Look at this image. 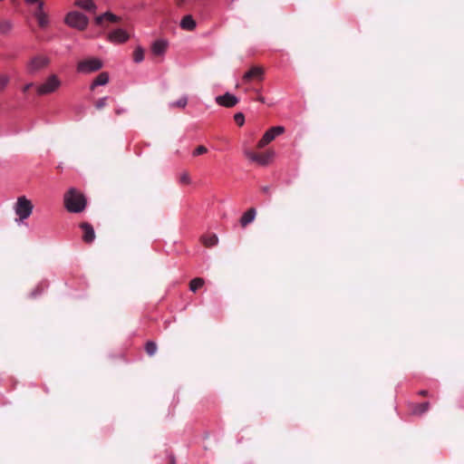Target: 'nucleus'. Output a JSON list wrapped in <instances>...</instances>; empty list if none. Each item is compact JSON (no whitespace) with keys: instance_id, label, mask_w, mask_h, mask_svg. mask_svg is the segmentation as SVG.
<instances>
[{"instance_id":"obj_1","label":"nucleus","mask_w":464,"mask_h":464,"mask_svg":"<svg viewBox=\"0 0 464 464\" xmlns=\"http://www.w3.org/2000/svg\"><path fill=\"white\" fill-rule=\"evenodd\" d=\"M64 206L69 212L80 213L86 207L84 195L74 188H71L63 197Z\"/></svg>"},{"instance_id":"obj_14","label":"nucleus","mask_w":464,"mask_h":464,"mask_svg":"<svg viewBox=\"0 0 464 464\" xmlns=\"http://www.w3.org/2000/svg\"><path fill=\"white\" fill-rule=\"evenodd\" d=\"M409 409L412 415L420 416L429 411L430 403L429 402L411 403L409 405Z\"/></svg>"},{"instance_id":"obj_35","label":"nucleus","mask_w":464,"mask_h":464,"mask_svg":"<svg viewBox=\"0 0 464 464\" xmlns=\"http://www.w3.org/2000/svg\"><path fill=\"white\" fill-rule=\"evenodd\" d=\"M25 2L27 4H29V5H33V4L36 3V2H39V0H25Z\"/></svg>"},{"instance_id":"obj_9","label":"nucleus","mask_w":464,"mask_h":464,"mask_svg":"<svg viewBox=\"0 0 464 464\" xmlns=\"http://www.w3.org/2000/svg\"><path fill=\"white\" fill-rule=\"evenodd\" d=\"M264 78V69L261 66H252L244 75L243 82L246 83L253 81H262Z\"/></svg>"},{"instance_id":"obj_37","label":"nucleus","mask_w":464,"mask_h":464,"mask_svg":"<svg viewBox=\"0 0 464 464\" xmlns=\"http://www.w3.org/2000/svg\"><path fill=\"white\" fill-rule=\"evenodd\" d=\"M234 116H238V117H241V116H244L243 113L241 112H238V113H236Z\"/></svg>"},{"instance_id":"obj_28","label":"nucleus","mask_w":464,"mask_h":464,"mask_svg":"<svg viewBox=\"0 0 464 464\" xmlns=\"http://www.w3.org/2000/svg\"><path fill=\"white\" fill-rule=\"evenodd\" d=\"M208 151V149L205 147V146H198L195 150L193 151V156L197 157V156H199L201 154H204Z\"/></svg>"},{"instance_id":"obj_6","label":"nucleus","mask_w":464,"mask_h":464,"mask_svg":"<svg viewBox=\"0 0 464 464\" xmlns=\"http://www.w3.org/2000/svg\"><path fill=\"white\" fill-rule=\"evenodd\" d=\"M102 67V62L95 57L82 60L77 64V71L82 73H90L99 71Z\"/></svg>"},{"instance_id":"obj_16","label":"nucleus","mask_w":464,"mask_h":464,"mask_svg":"<svg viewBox=\"0 0 464 464\" xmlns=\"http://www.w3.org/2000/svg\"><path fill=\"white\" fill-rule=\"evenodd\" d=\"M104 20L109 21L111 23H119L121 21V17L110 12H106L103 14L97 16L95 18V23L97 24H102Z\"/></svg>"},{"instance_id":"obj_36","label":"nucleus","mask_w":464,"mask_h":464,"mask_svg":"<svg viewBox=\"0 0 464 464\" xmlns=\"http://www.w3.org/2000/svg\"><path fill=\"white\" fill-rule=\"evenodd\" d=\"M124 112H125V111H124V110H122V109H119V110H116V111H115V113H116V114H121V113H124Z\"/></svg>"},{"instance_id":"obj_32","label":"nucleus","mask_w":464,"mask_h":464,"mask_svg":"<svg viewBox=\"0 0 464 464\" xmlns=\"http://www.w3.org/2000/svg\"><path fill=\"white\" fill-rule=\"evenodd\" d=\"M33 86H34L33 82L27 83L22 88V92L26 95Z\"/></svg>"},{"instance_id":"obj_11","label":"nucleus","mask_w":464,"mask_h":464,"mask_svg":"<svg viewBox=\"0 0 464 464\" xmlns=\"http://www.w3.org/2000/svg\"><path fill=\"white\" fill-rule=\"evenodd\" d=\"M129 38L130 35L128 34V33L121 28L113 30L108 34V40L114 44L125 43L129 40Z\"/></svg>"},{"instance_id":"obj_24","label":"nucleus","mask_w":464,"mask_h":464,"mask_svg":"<svg viewBox=\"0 0 464 464\" xmlns=\"http://www.w3.org/2000/svg\"><path fill=\"white\" fill-rule=\"evenodd\" d=\"M144 59V50L141 47H137L133 52V60L135 63H140Z\"/></svg>"},{"instance_id":"obj_15","label":"nucleus","mask_w":464,"mask_h":464,"mask_svg":"<svg viewBox=\"0 0 464 464\" xmlns=\"http://www.w3.org/2000/svg\"><path fill=\"white\" fill-rule=\"evenodd\" d=\"M200 241L206 247H212L218 244V238L214 233H207L201 236Z\"/></svg>"},{"instance_id":"obj_27","label":"nucleus","mask_w":464,"mask_h":464,"mask_svg":"<svg viewBox=\"0 0 464 464\" xmlns=\"http://www.w3.org/2000/svg\"><path fill=\"white\" fill-rule=\"evenodd\" d=\"M187 98L181 97L179 98L176 102H173L170 104L171 107H179V108H184L187 104Z\"/></svg>"},{"instance_id":"obj_13","label":"nucleus","mask_w":464,"mask_h":464,"mask_svg":"<svg viewBox=\"0 0 464 464\" xmlns=\"http://www.w3.org/2000/svg\"><path fill=\"white\" fill-rule=\"evenodd\" d=\"M80 227L82 230V240L87 244L92 243L95 239L93 227L88 222H82L80 225Z\"/></svg>"},{"instance_id":"obj_18","label":"nucleus","mask_w":464,"mask_h":464,"mask_svg":"<svg viewBox=\"0 0 464 464\" xmlns=\"http://www.w3.org/2000/svg\"><path fill=\"white\" fill-rule=\"evenodd\" d=\"M256 217V209L255 208H249L247 211H246L241 218H240V224L243 227L247 226L249 223H251Z\"/></svg>"},{"instance_id":"obj_30","label":"nucleus","mask_w":464,"mask_h":464,"mask_svg":"<svg viewBox=\"0 0 464 464\" xmlns=\"http://www.w3.org/2000/svg\"><path fill=\"white\" fill-rule=\"evenodd\" d=\"M106 101L107 99L106 98H102V99H99L96 103H95V106L97 108H102L106 105Z\"/></svg>"},{"instance_id":"obj_8","label":"nucleus","mask_w":464,"mask_h":464,"mask_svg":"<svg viewBox=\"0 0 464 464\" xmlns=\"http://www.w3.org/2000/svg\"><path fill=\"white\" fill-rule=\"evenodd\" d=\"M50 63V60L43 55H37L33 57L28 64L27 71L29 73H34L44 68H45Z\"/></svg>"},{"instance_id":"obj_26","label":"nucleus","mask_w":464,"mask_h":464,"mask_svg":"<svg viewBox=\"0 0 464 464\" xmlns=\"http://www.w3.org/2000/svg\"><path fill=\"white\" fill-rule=\"evenodd\" d=\"M10 82V77L7 74L0 75V92H3Z\"/></svg>"},{"instance_id":"obj_25","label":"nucleus","mask_w":464,"mask_h":464,"mask_svg":"<svg viewBox=\"0 0 464 464\" xmlns=\"http://www.w3.org/2000/svg\"><path fill=\"white\" fill-rule=\"evenodd\" d=\"M145 350H146V353L149 354V355H153L156 351H157V344L156 343L152 342V341H149L146 343V345H145Z\"/></svg>"},{"instance_id":"obj_7","label":"nucleus","mask_w":464,"mask_h":464,"mask_svg":"<svg viewBox=\"0 0 464 464\" xmlns=\"http://www.w3.org/2000/svg\"><path fill=\"white\" fill-rule=\"evenodd\" d=\"M284 132V128L280 126L272 127L265 132L262 139L257 142V148L261 149L272 142L276 137Z\"/></svg>"},{"instance_id":"obj_12","label":"nucleus","mask_w":464,"mask_h":464,"mask_svg":"<svg viewBox=\"0 0 464 464\" xmlns=\"http://www.w3.org/2000/svg\"><path fill=\"white\" fill-rule=\"evenodd\" d=\"M169 47V42L165 39L156 40L151 44L150 51L155 56H162Z\"/></svg>"},{"instance_id":"obj_10","label":"nucleus","mask_w":464,"mask_h":464,"mask_svg":"<svg viewBox=\"0 0 464 464\" xmlns=\"http://www.w3.org/2000/svg\"><path fill=\"white\" fill-rule=\"evenodd\" d=\"M215 101L219 106L226 108H233L239 102L238 98L230 92L217 96Z\"/></svg>"},{"instance_id":"obj_5","label":"nucleus","mask_w":464,"mask_h":464,"mask_svg":"<svg viewBox=\"0 0 464 464\" xmlns=\"http://www.w3.org/2000/svg\"><path fill=\"white\" fill-rule=\"evenodd\" d=\"M33 203L26 197L22 196L17 198L14 206L15 214L21 220L28 218L33 212Z\"/></svg>"},{"instance_id":"obj_3","label":"nucleus","mask_w":464,"mask_h":464,"mask_svg":"<svg viewBox=\"0 0 464 464\" xmlns=\"http://www.w3.org/2000/svg\"><path fill=\"white\" fill-rule=\"evenodd\" d=\"M64 22L70 27L83 31L86 29L89 24V19L83 14L77 11H72L66 14Z\"/></svg>"},{"instance_id":"obj_2","label":"nucleus","mask_w":464,"mask_h":464,"mask_svg":"<svg viewBox=\"0 0 464 464\" xmlns=\"http://www.w3.org/2000/svg\"><path fill=\"white\" fill-rule=\"evenodd\" d=\"M61 86V79L56 74H51L41 84L35 86V92L38 96L50 95L56 92Z\"/></svg>"},{"instance_id":"obj_21","label":"nucleus","mask_w":464,"mask_h":464,"mask_svg":"<svg viewBox=\"0 0 464 464\" xmlns=\"http://www.w3.org/2000/svg\"><path fill=\"white\" fill-rule=\"evenodd\" d=\"M34 15L36 18L38 25L41 28H45L49 24V18H48L47 14L40 13V12H34Z\"/></svg>"},{"instance_id":"obj_20","label":"nucleus","mask_w":464,"mask_h":464,"mask_svg":"<svg viewBox=\"0 0 464 464\" xmlns=\"http://www.w3.org/2000/svg\"><path fill=\"white\" fill-rule=\"evenodd\" d=\"M74 5L86 11H94L96 8V5L92 2V0H76L74 2Z\"/></svg>"},{"instance_id":"obj_33","label":"nucleus","mask_w":464,"mask_h":464,"mask_svg":"<svg viewBox=\"0 0 464 464\" xmlns=\"http://www.w3.org/2000/svg\"><path fill=\"white\" fill-rule=\"evenodd\" d=\"M236 123L238 127H242L245 124V118H235Z\"/></svg>"},{"instance_id":"obj_4","label":"nucleus","mask_w":464,"mask_h":464,"mask_svg":"<svg viewBox=\"0 0 464 464\" xmlns=\"http://www.w3.org/2000/svg\"><path fill=\"white\" fill-rule=\"evenodd\" d=\"M244 154L247 160H249L252 162H256L261 166H266L271 163L276 155L275 151L272 150H268L262 153H256L246 150H245Z\"/></svg>"},{"instance_id":"obj_31","label":"nucleus","mask_w":464,"mask_h":464,"mask_svg":"<svg viewBox=\"0 0 464 464\" xmlns=\"http://www.w3.org/2000/svg\"><path fill=\"white\" fill-rule=\"evenodd\" d=\"M35 4H37V8H36L35 12L44 13V3L42 0H39V2H36Z\"/></svg>"},{"instance_id":"obj_23","label":"nucleus","mask_w":464,"mask_h":464,"mask_svg":"<svg viewBox=\"0 0 464 464\" xmlns=\"http://www.w3.org/2000/svg\"><path fill=\"white\" fill-rule=\"evenodd\" d=\"M205 285V280L201 277H196L189 282V290L195 293Z\"/></svg>"},{"instance_id":"obj_38","label":"nucleus","mask_w":464,"mask_h":464,"mask_svg":"<svg viewBox=\"0 0 464 464\" xmlns=\"http://www.w3.org/2000/svg\"><path fill=\"white\" fill-rule=\"evenodd\" d=\"M171 464H175V462H174V460H173V459L171 460Z\"/></svg>"},{"instance_id":"obj_29","label":"nucleus","mask_w":464,"mask_h":464,"mask_svg":"<svg viewBox=\"0 0 464 464\" xmlns=\"http://www.w3.org/2000/svg\"><path fill=\"white\" fill-rule=\"evenodd\" d=\"M180 182L183 183V184H189L190 183V178L188 176V173H183L181 176H180Z\"/></svg>"},{"instance_id":"obj_19","label":"nucleus","mask_w":464,"mask_h":464,"mask_svg":"<svg viewBox=\"0 0 464 464\" xmlns=\"http://www.w3.org/2000/svg\"><path fill=\"white\" fill-rule=\"evenodd\" d=\"M109 82V74L107 72H101L92 82L91 89L93 90L95 87L100 85H105Z\"/></svg>"},{"instance_id":"obj_22","label":"nucleus","mask_w":464,"mask_h":464,"mask_svg":"<svg viewBox=\"0 0 464 464\" xmlns=\"http://www.w3.org/2000/svg\"><path fill=\"white\" fill-rule=\"evenodd\" d=\"M13 29V23L10 20L0 19V34H7Z\"/></svg>"},{"instance_id":"obj_34","label":"nucleus","mask_w":464,"mask_h":464,"mask_svg":"<svg viewBox=\"0 0 464 464\" xmlns=\"http://www.w3.org/2000/svg\"><path fill=\"white\" fill-rule=\"evenodd\" d=\"M419 395L420 396H423V397H426V396H429V392L426 391V390H420L419 392H418Z\"/></svg>"},{"instance_id":"obj_17","label":"nucleus","mask_w":464,"mask_h":464,"mask_svg":"<svg viewBox=\"0 0 464 464\" xmlns=\"http://www.w3.org/2000/svg\"><path fill=\"white\" fill-rule=\"evenodd\" d=\"M196 25V21L189 14L185 15L180 22V27L186 31H193Z\"/></svg>"}]
</instances>
